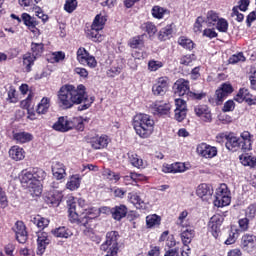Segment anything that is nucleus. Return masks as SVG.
Wrapping results in <instances>:
<instances>
[{"label": "nucleus", "mask_w": 256, "mask_h": 256, "mask_svg": "<svg viewBox=\"0 0 256 256\" xmlns=\"http://www.w3.org/2000/svg\"><path fill=\"white\" fill-rule=\"evenodd\" d=\"M95 102V97L87 95L86 88L83 84L78 86L64 85L58 92V104L62 109H71L74 105H81L78 107L79 111L89 109Z\"/></svg>", "instance_id": "1"}, {"label": "nucleus", "mask_w": 256, "mask_h": 256, "mask_svg": "<svg viewBox=\"0 0 256 256\" xmlns=\"http://www.w3.org/2000/svg\"><path fill=\"white\" fill-rule=\"evenodd\" d=\"M69 219L71 223H77L80 227H85L86 229H93V220L99 217V210L95 208L85 209L84 212H77V202L75 198L70 197L67 200Z\"/></svg>", "instance_id": "2"}, {"label": "nucleus", "mask_w": 256, "mask_h": 256, "mask_svg": "<svg viewBox=\"0 0 256 256\" xmlns=\"http://www.w3.org/2000/svg\"><path fill=\"white\" fill-rule=\"evenodd\" d=\"M133 127L142 139L151 137L155 129V121L147 114H137L133 119Z\"/></svg>", "instance_id": "3"}, {"label": "nucleus", "mask_w": 256, "mask_h": 256, "mask_svg": "<svg viewBox=\"0 0 256 256\" xmlns=\"http://www.w3.org/2000/svg\"><path fill=\"white\" fill-rule=\"evenodd\" d=\"M105 23H107V16L105 14L100 13L95 16L91 29L87 32L89 39L94 41V43H101L103 41L101 31H103Z\"/></svg>", "instance_id": "4"}, {"label": "nucleus", "mask_w": 256, "mask_h": 256, "mask_svg": "<svg viewBox=\"0 0 256 256\" xmlns=\"http://www.w3.org/2000/svg\"><path fill=\"white\" fill-rule=\"evenodd\" d=\"M100 250L117 255V253H119V232H107L106 241L101 244Z\"/></svg>", "instance_id": "5"}, {"label": "nucleus", "mask_w": 256, "mask_h": 256, "mask_svg": "<svg viewBox=\"0 0 256 256\" xmlns=\"http://www.w3.org/2000/svg\"><path fill=\"white\" fill-rule=\"evenodd\" d=\"M231 203V192L227 187V184H221L216 189L214 205L215 207H227Z\"/></svg>", "instance_id": "6"}, {"label": "nucleus", "mask_w": 256, "mask_h": 256, "mask_svg": "<svg viewBox=\"0 0 256 256\" xmlns=\"http://www.w3.org/2000/svg\"><path fill=\"white\" fill-rule=\"evenodd\" d=\"M75 121H77V119L61 116L53 124L52 128L54 131H58L59 133H67V131L75 129Z\"/></svg>", "instance_id": "7"}, {"label": "nucleus", "mask_w": 256, "mask_h": 256, "mask_svg": "<svg viewBox=\"0 0 256 256\" xmlns=\"http://www.w3.org/2000/svg\"><path fill=\"white\" fill-rule=\"evenodd\" d=\"M20 181L26 189L29 191H33L34 195L39 196L41 195L39 192V188L35 185V179L33 178V174L31 171H22Z\"/></svg>", "instance_id": "8"}, {"label": "nucleus", "mask_w": 256, "mask_h": 256, "mask_svg": "<svg viewBox=\"0 0 256 256\" xmlns=\"http://www.w3.org/2000/svg\"><path fill=\"white\" fill-rule=\"evenodd\" d=\"M196 151L198 155L205 159H213V157H217V147L211 146L207 143H200L197 146Z\"/></svg>", "instance_id": "9"}, {"label": "nucleus", "mask_w": 256, "mask_h": 256, "mask_svg": "<svg viewBox=\"0 0 256 256\" xmlns=\"http://www.w3.org/2000/svg\"><path fill=\"white\" fill-rule=\"evenodd\" d=\"M221 225H223V216L221 215H214L210 218L208 223V227L210 229L211 234L215 239L219 237L221 233Z\"/></svg>", "instance_id": "10"}, {"label": "nucleus", "mask_w": 256, "mask_h": 256, "mask_svg": "<svg viewBox=\"0 0 256 256\" xmlns=\"http://www.w3.org/2000/svg\"><path fill=\"white\" fill-rule=\"evenodd\" d=\"M174 91L175 95H178V97H187V95H190L191 90L189 86V80H185L183 78L178 79L174 83Z\"/></svg>", "instance_id": "11"}, {"label": "nucleus", "mask_w": 256, "mask_h": 256, "mask_svg": "<svg viewBox=\"0 0 256 256\" xmlns=\"http://www.w3.org/2000/svg\"><path fill=\"white\" fill-rule=\"evenodd\" d=\"M49 243H51V238L47 232H37V255H43Z\"/></svg>", "instance_id": "12"}, {"label": "nucleus", "mask_w": 256, "mask_h": 256, "mask_svg": "<svg viewBox=\"0 0 256 256\" xmlns=\"http://www.w3.org/2000/svg\"><path fill=\"white\" fill-rule=\"evenodd\" d=\"M176 108L174 110L176 121H183L187 117V102L181 98L175 99Z\"/></svg>", "instance_id": "13"}, {"label": "nucleus", "mask_w": 256, "mask_h": 256, "mask_svg": "<svg viewBox=\"0 0 256 256\" xmlns=\"http://www.w3.org/2000/svg\"><path fill=\"white\" fill-rule=\"evenodd\" d=\"M194 112L197 117L204 121V123H211L213 121V115L211 114V109L207 105H197L194 108Z\"/></svg>", "instance_id": "14"}, {"label": "nucleus", "mask_w": 256, "mask_h": 256, "mask_svg": "<svg viewBox=\"0 0 256 256\" xmlns=\"http://www.w3.org/2000/svg\"><path fill=\"white\" fill-rule=\"evenodd\" d=\"M181 241L186 248V251H191L189 244L193 241L195 237V230L191 226H187L181 229Z\"/></svg>", "instance_id": "15"}, {"label": "nucleus", "mask_w": 256, "mask_h": 256, "mask_svg": "<svg viewBox=\"0 0 256 256\" xmlns=\"http://www.w3.org/2000/svg\"><path fill=\"white\" fill-rule=\"evenodd\" d=\"M167 89H169V78L160 77L156 84L153 85L152 93L154 95H165V93H167Z\"/></svg>", "instance_id": "16"}, {"label": "nucleus", "mask_w": 256, "mask_h": 256, "mask_svg": "<svg viewBox=\"0 0 256 256\" xmlns=\"http://www.w3.org/2000/svg\"><path fill=\"white\" fill-rule=\"evenodd\" d=\"M188 169L189 167L183 162L164 164L162 166L163 173H185Z\"/></svg>", "instance_id": "17"}, {"label": "nucleus", "mask_w": 256, "mask_h": 256, "mask_svg": "<svg viewBox=\"0 0 256 256\" xmlns=\"http://www.w3.org/2000/svg\"><path fill=\"white\" fill-rule=\"evenodd\" d=\"M242 249L247 253H253L256 249V237L255 235L245 234L242 237Z\"/></svg>", "instance_id": "18"}, {"label": "nucleus", "mask_w": 256, "mask_h": 256, "mask_svg": "<svg viewBox=\"0 0 256 256\" xmlns=\"http://www.w3.org/2000/svg\"><path fill=\"white\" fill-rule=\"evenodd\" d=\"M196 195H198L203 201H209L213 196V187L209 184H200L197 187Z\"/></svg>", "instance_id": "19"}, {"label": "nucleus", "mask_w": 256, "mask_h": 256, "mask_svg": "<svg viewBox=\"0 0 256 256\" xmlns=\"http://www.w3.org/2000/svg\"><path fill=\"white\" fill-rule=\"evenodd\" d=\"M127 199L129 202L136 207V209H147V203L141 199V196L137 192H130L128 193Z\"/></svg>", "instance_id": "20"}, {"label": "nucleus", "mask_w": 256, "mask_h": 256, "mask_svg": "<svg viewBox=\"0 0 256 256\" xmlns=\"http://www.w3.org/2000/svg\"><path fill=\"white\" fill-rule=\"evenodd\" d=\"M14 231L16 233V239L18 243H25V241H27V230L25 227V223H23L22 221H17Z\"/></svg>", "instance_id": "21"}, {"label": "nucleus", "mask_w": 256, "mask_h": 256, "mask_svg": "<svg viewBox=\"0 0 256 256\" xmlns=\"http://www.w3.org/2000/svg\"><path fill=\"white\" fill-rule=\"evenodd\" d=\"M31 173L33 175L34 178V185L38 188V191L41 195V181H43V179H45V177H47V173H45L43 171V169L41 168H33L31 170Z\"/></svg>", "instance_id": "22"}, {"label": "nucleus", "mask_w": 256, "mask_h": 256, "mask_svg": "<svg viewBox=\"0 0 256 256\" xmlns=\"http://www.w3.org/2000/svg\"><path fill=\"white\" fill-rule=\"evenodd\" d=\"M90 144L93 149H105L109 145V137L107 135L97 136L92 138Z\"/></svg>", "instance_id": "23"}, {"label": "nucleus", "mask_w": 256, "mask_h": 256, "mask_svg": "<svg viewBox=\"0 0 256 256\" xmlns=\"http://www.w3.org/2000/svg\"><path fill=\"white\" fill-rule=\"evenodd\" d=\"M235 101H237L238 103H243V101H246L248 105H255V100L251 98L249 90L245 88L239 90L238 94L235 97Z\"/></svg>", "instance_id": "24"}, {"label": "nucleus", "mask_w": 256, "mask_h": 256, "mask_svg": "<svg viewBox=\"0 0 256 256\" xmlns=\"http://www.w3.org/2000/svg\"><path fill=\"white\" fill-rule=\"evenodd\" d=\"M111 215L115 221H121V219L127 217V206L120 204L111 208Z\"/></svg>", "instance_id": "25"}, {"label": "nucleus", "mask_w": 256, "mask_h": 256, "mask_svg": "<svg viewBox=\"0 0 256 256\" xmlns=\"http://www.w3.org/2000/svg\"><path fill=\"white\" fill-rule=\"evenodd\" d=\"M154 115H169L171 104L164 102H155L153 104Z\"/></svg>", "instance_id": "26"}, {"label": "nucleus", "mask_w": 256, "mask_h": 256, "mask_svg": "<svg viewBox=\"0 0 256 256\" xmlns=\"http://www.w3.org/2000/svg\"><path fill=\"white\" fill-rule=\"evenodd\" d=\"M61 201H63V193L57 190L50 193L46 199V203H48V205H52L53 207H59V203H61Z\"/></svg>", "instance_id": "27"}, {"label": "nucleus", "mask_w": 256, "mask_h": 256, "mask_svg": "<svg viewBox=\"0 0 256 256\" xmlns=\"http://www.w3.org/2000/svg\"><path fill=\"white\" fill-rule=\"evenodd\" d=\"M225 145L228 151H237L238 149H241V142L239 141V138L233 135H228L226 137Z\"/></svg>", "instance_id": "28"}, {"label": "nucleus", "mask_w": 256, "mask_h": 256, "mask_svg": "<svg viewBox=\"0 0 256 256\" xmlns=\"http://www.w3.org/2000/svg\"><path fill=\"white\" fill-rule=\"evenodd\" d=\"M238 140L240 141L242 151H251V133L248 131L242 132Z\"/></svg>", "instance_id": "29"}, {"label": "nucleus", "mask_w": 256, "mask_h": 256, "mask_svg": "<svg viewBox=\"0 0 256 256\" xmlns=\"http://www.w3.org/2000/svg\"><path fill=\"white\" fill-rule=\"evenodd\" d=\"M52 173L53 177H55V179H57L58 181L64 179V177L67 175V173L65 172V165H63V163L56 162L52 166Z\"/></svg>", "instance_id": "30"}, {"label": "nucleus", "mask_w": 256, "mask_h": 256, "mask_svg": "<svg viewBox=\"0 0 256 256\" xmlns=\"http://www.w3.org/2000/svg\"><path fill=\"white\" fill-rule=\"evenodd\" d=\"M52 234L54 235V237H59L60 239H69V237H73V232L71 231V229L65 226L58 227L52 230Z\"/></svg>", "instance_id": "31"}, {"label": "nucleus", "mask_w": 256, "mask_h": 256, "mask_svg": "<svg viewBox=\"0 0 256 256\" xmlns=\"http://www.w3.org/2000/svg\"><path fill=\"white\" fill-rule=\"evenodd\" d=\"M9 155L14 161H23L25 159V150L19 146H12Z\"/></svg>", "instance_id": "32"}, {"label": "nucleus", "mask_w": 256, "mask_h": 256, "mask_svg": "<svg viewBox=\"0 0 256 256\" xmlns=\"http://www.w3.org/2000/svg\"><path fill=\"white\" fill-rule=\"evenodd\" d=\"M30 223H33L34 225H36V227H38V229H45V227L49 226V219L47 218H43L40 215H32L30 216Z\"/></svg>", "instance_id": "33"}, {"label": "nucleus", "mask_w": 256, "mask_h": 256, "mask_svg": "<svg viewBox=\"0 0 256 256\" xmlns=\"http://www.w3.org/2000/svg\"><path fill=\"white\" fill-rule=\"evenodd\" d=\"M49 107H51V99L43 97L37 105L36 112L38 113V115H45V113L49 111Z\"/></svg>", "instance_id": "34"}, {"label": "nucleus", "mask_w": 256, "mask_h": 256, "mask_svg": "<svg viewBox=\"0 0 256 256\" xmlns=\"http://www.w3.org/2000/svg\"><path fill=\"white\" fill-rule=\"evenodd\" d=\"M35 59H37L34 55L31 53H26L23 56V67L24 71L26 73H31V67H33L35 63Z\"/></svg>", "instance_id": "35"}, {"label": "nucleus", "mask_w": 256, "mask_h": 256, "mask_svg": "<svg viewBox=\"0 0 256 256\" xmlns=\"http://www.w3.org/2000/svg\"><path fill=\"white\" fill-rule=\"evenodd\" d=\"M67 189L70 191H77L81 187V176L78 174L72 175L66 184Z\"/></svg>", "instance_id": "36"}, {"label": "nucleus", "mask_w": 256, "mask_h": 256, "mask_svg": "<svg viewBox=\"0 0 256 256\" xmlns=\"http://www.w3.org/2000/svg\"><path fill=\"white\" fill-rule=\"evenodd\" d=\"M174 28H175V24L173 23L162 28L159 33L160 41H167V39H171Z\"/></svg>", "instance_id": "37"}, {"label": "nucleus", "mask_w": 256, "mask_h": 256, "mask_svg": "<svg viewBox=\"0 0 256 256\" xmlns=\"http://www.w3.org/2000/svg\"><path fill=\"white\" fill-rule=\"evenodd\" d=\"M146 225L148 229H152V227H159L161 225V217L157 214L148 215L146 217Z\"/></svg>", "instance_id": "38"}, {"label": "nucleus", "mask_w": 256, "mask_h": 256, "mask_svg": "<svg viewBox=\"0 0 256 256\" xmlns=\"http://www.w3.org/2000/svg\"><path fill=\"white\" fill-rule=\"evenodd\" d=\"M220 19L221 18H219V14H217V12L210 10L207 13L206 23L208 27H215Z\"/></svg>", "instance_id": "39"}, {"label": "nucleus", "mask_w": 256, "mask_h": 256, "mask_svg": "<svg viewBox=\"0 0 256 256\" xmlns=\"http://www.w3.org/2000/svg\"><path fill=\"white\" fill-rule=\"evenodd\" d=\"M129 155V161L133 167H136L137 169H142L145 167V162H143V159L139 157L137 154H128Z\"/></svg>", "instance_id": "40"}, {"label": "nucleus", "mask_w": 256, "mask_h": 256, "mask_svg": "<svg viewBox=\"0 0 256 256\" xmlns=\"http://www.w3.org/2000/svg\"><path fill=\"white\" fill-rule=\"evenodd\" d=\"M14 139L16 143H29L33 139V136L27 132H20L14 134Z\"/></svg>", "instance_id": "41"}, {"label": "nucleus", "mask_w": 256, "mask_h": 256, "mask_svg": "<svg viewBox=\"0 0 256 256\" xmlns=\"http://www.w3.org/2000/svg\"><path fill=\"white\" fill-rule=\"evenodd\" d=\"M31 51H32V55L36 59H37V57H41V55H43V51H44L43 43L32 42V44H31Z\"/></svg>", "instance_id": "42"}, {"label": "nucleus", "mask_w": 256, "mask_h": 256, "mask_svg": "<svg viewBox=\"0 0 256 256\" xmlns=\"http://www.w3.org/2000/svg\"><path fill=\"white\" fill-rule=\"evenodd\" d=\"M178 44H180L183 49H188V51H191L195 47V43L193 41L185 36H182L178 39Z\"/></svg>", "instance_id": "43"}, {"label": "nucleus", "mask_w": 256, "mask_h": 256, "mask_svg": "<svg viewBox=\"0 0 256 256\" xmlns=\"http://www.w3.org/2000/svg\"><path fill=\"white\" fill-rule=\"evenodd\" d=\"M240 161L244 167H255L256 158L249 156L248 154H244L240 156Z\"/></svg>", "instance_id": "44"}, {"label": "nucleus", "mask_w": 256, "mask_h": 256, "mask_svg": "<svg viewBox=\"0 0 256 256\" xmlns=\"http://www.w3.org/2000/svg\"><path fill=\"white\" fill-rule=\"evenodd\" d=\"M89 52L85 48H79L77 51V60L81 65H85L87 63V58L90 56Z\"/></svg>", "instance_id": "45"}, {"label": "nucleus", "mask_w": 256, "mask_h": 256, "mask_svg": "<svg viewBox=\"0 0 256 256\" xmlns=\"http://www.w3.org/2000/svg\"><path fill=\"white\" fill-rule=\"evenodd\" d=\"M22 21L24 25H26V27H29L30 29H35V26L37 25L35 18L31 17V15L27 13L22 14Z\"/></svg>", "instance_id": "46"}, {"label": "nucleus", "mask_w": 256, "mask_h": 256, "mask_svg": "<svg viewBox=\"0 0 256 256\" xmlns=\"http://www.w3.org/2000/svg\"><path fill=\"white\" fill-rule=\"evenodd\" d=\"M103 176L106 177L108 181H112V183H117V181L121 179V176L119 175V173H115L109 169L104 170Z\"/></svg>", "instance_id": "47"}, {"label": "nucleus", "mask_w": 256, "mask_h": 256, "mask_svg": "<svg viewBox=\"0 0 256 256\" xmlns=\"http://www.w3.org/2000/svg\"><path fill=\"white\" fill-rule=\"evenodd\" d=\"M143 43V36H135L130 39L129 45L132 49H140V47H143Z\"/></svg>", "instance_id": "48"}, {"label": "nucleus", "mask_w": 256, "mask_h": 256, "mask_svg": "<svg viewBox=\"0 0 256 256\" xmlns=\"http://www.w3.org/2000/svg\"><path fill=\"white\" fill-rule=\"evenodd\" d=\"M216 29H218L220 33H227V30L229 29V22L224 18H220L218 23H216Z\"/></svg>", "instance_id": "49"}, {"label": "nucleus", "mask_w": 256, "mask_h": 256, "mask_svg": "<svg viewBox=\"0 0 256 256\" xmlns=\"http://www.w3.org/2000/svg\"><path fill=\"white\" fill-rule=\"evenodd\" d=\"M143 29H145L146 33H148V35H150V37L157 33V26H155V24H153V22L144 23Z\"/></svg>", "instance_id": "50"}, {"label": "nucleus", "mask_w": 256, "mask_h": 256, "mask_svg": "<svg viewBox=\"0 0 256 256\" xmlns=\"http://www.w3.org/2000/svg\"><path fill=\"white\" fill-rule=\"evenodd\" d=\"M0 207L1 209H6V207H9V200L7 199V193L1 187H0Z\"/></svg>", "instance_id": "51"}, {"label": "nucleus", "mask_w": 256, "mask_h": 256, "mask_svg": "<svg viewBox=\"0 0 256 256\" xmlns=\"http://www.w3.org/2000/svg\"><path fill=\"white\" fill-rule=\"evenodd\" d=\"M77 0H66L65 5H64V10L67 13H73L75 9H77Z\"/></svg>", "instance_id": "52"}, {"label": "nucleus", "mask_w": 256, "mask_h": 256, "mask_svg": "<svg viewBox=\"0 0 256 256\" xmlns=\"http://www.w3.org/2000/svg\"><path fill=\"white\" fill-rule=\"evenodd\" d=\"M167 10H165L164 8L160 7V6H154L152 8V15L153 17H155V19H163V15H165V12Z\"/></svg>", "instance_id": "53"}, {"label": "nucleus", "mask_w": 256, "mask_h": 256, "mask_svg": "<svg viewBox=\"0 0 256 256\" xmlns=\"http://www.w3.org/2000/svg\"><path fill=\"white\" fill-rule=\"evenodd\" d=\"M121 71H123L122 66H112L110 69L107 71L108 77H117V75H121Z\"/></svg>", "instance_id": "54"}, {"label": "nucleus", "mask_w": 256, "mask_h": 256, "mask_svg": "<svg viewBox=\"0 0 256 256\" xmlns=\"http://www.w3.org/2000/svg\"><path fill=\"white\" fill-rule=\"evenodd\" d=\"M228 61L231 65H235V63L245 61V56L243 55V52H239L238 54L232 55Z\"/></svg>", "instance_id": "55"}, {"label": "nucleus", "mask_w": 256, "mask_h": 256, "mask_svg": "<svg viewBox=\"0 0 256 256\" xmlns=\"http://www.w3.org/2000/svg\"><path fill=\"white\" fill-rule=\"evenodd\" d=\"M187 215H189V213L187 211H183L178 217L177 224L180 225V227L182 228L189 226V224L187 223Z\"/></svg>", "instance_id": "56"}, {"label": "nucleus", "mask_w": 256, "mask_h": 256, "mask_svg": "<svg viewBox=\"0 0 256 256\" xmlns=\"http://www.w3.org/2000/svg\"><path fill=\"white\" fill-rule=\"evenodd\" d=\"M215 95L217 105H221V103L228 97V94L223 92V90H220V88L216 90Z\"/></svg>", "instance_id": "57"}, {"label": "nucleus", "mask_w": 256, "mask_h": 256, "mask_svg": "<svg viewBox=\"0 0 256 256\" xmlns=\"http://www.w3.org/2000/svg\"><path fill=\"white\" fill-rule=\"evenodd\" d=\"M203 23H205V19L203 17H198L196 22L194 23V33H201L203 29Z\"/></svg>", "instance_id": "58"}, {"label": "nucleus", "mask_w": 256, "mask_h": 256, "mask_svg": "<svg viewBox=\"0 0 256 256\" xmlns=\"http://www.w3.org/2000/svg\"><path fill=\"white\" fill-rule=\"evenodd\" d=\"M161 67H163V62L161 61L151 60L148 63V68L150 71H158V69H161Z\"/></svg>", "instance_id": "59"}, {"label": "nucleus", "mask_w": 256, "mask_h": 256, "mask_svg": "<svg viewBox=\"0 0 256 256\" xmlns=\"http://www.w3.org/2000/svg\"><path fill=\"white\" fill-rule=\"evenodd\" d=\"M193 61H195V56H194V54H190V55L183 56V57L180 59L181 65H186V66L191 65V63H193Z\"/></svg>", "instance_id": "60"}, {"label": "nucleus", "mask_w": 256, "mask_h": 256, "mask_svg": "<svg viewBox=\"0 0 256 256\" xmlns=\"http://www.w3.org/2000/svg\"><path fill=\"white\" fill-rule=\"evenodd\" d=\"M256 215V204H251L248 206L246 210V217H249V219H255Z\"/></svg>", "instance_id": "61"}, {"label": "nucleus", "mask_w": 256, "mask_h": 256, "mask_svg": "<svg viewBox=\"0 0 256 256\" xmlns=\"http://www.w3.org/2000/svg\"><path fill=\"white\" fill-rule=\"evenodd\" d=\"M235 109V102L233 100H228L224 103V106L222 108V111L224 113H229V111H233Z\"/></svg>", "instance_id": "62"}, {"label": "nucleus", "mask_w": 256, "mask_h": 256, "mask_svg": "<svg viewBox=\"0 0 256 256\" xmlns=\"http://www.w3.org/2000/svg\"><path fill=\"white\" fill-rule=\"evenodd\" d=\"M74 73H76V75H79V77H82L83 79H87V77H89V72L85 68L76 67L74 69Z\"/></svg>", "instance_id": "63"}, {"label": "nucleus", "mask_w": 256, "mask_h": 256, "mask_svg": "<svg viewBox=\"0 0 256 256\" xmlns=\"http://www.w3.org/2000/svg\"><path fill=\"white\" fill-rule=\"evenodd\" d=\"M203 36L208 37V39H215V37H217V32L215 29L208 28L203 31Z\"/></svg>", "instance_id": "64"}]
</instances>
